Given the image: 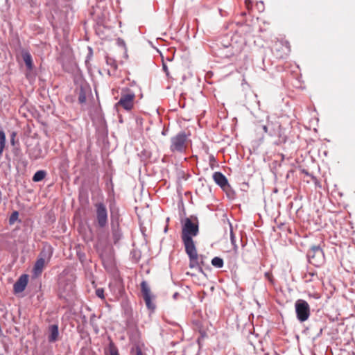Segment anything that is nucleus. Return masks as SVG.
<instances>
[{
  "label": "nucleus",
  "instance_id": "bb28decb",
  "mask_svg": "<svg viewBox=\"0 0 355 355\" xmlns=\"http://www.w3.org/2000/svg\"><path fill=\"white\" fill-rule=\"evenodd\" d=\"M245 5L247 9L250 10V9H251V7H252V1H245Z\"/></svg>",
  "mask_w": 355,
  "mask_h": 355
},
{
  "label": "nucleus",
  "instance_id": "a211bd4d",
  "mask_svg": "<svg viewBox=\"0 0 355 355\" xmlns=\"http://www.w3.org/2000/svg\"><path fill=\"white\" fill-rule=\"evenodd\" d=\"M211 264L215 268H220L223 266L224 264L223 259L220 257H216L212 259Z\"/></svg>",
  "mask_w": 355,
  "mask_h": 355
},
{
  "label": "nucleus",
  "instance_id": "a878e982",
  "mask_svg": "<svg viewBox=\"0 0 355 355\" xmlns=\"http://www.w3.org/2000/svg\"><path fill=\"white\" fill-rule=\"evenodd\" d=\"M282 45H284L282 42H276L275 48L277 51H280V50H282Z\"/></svg>",
  "mask_w": 355,
  "mask_h": 355
},
{
  "label": "nucleus",
  "instance_id": "9d476101",
  "mask_svg": "<svg viewBox=\"0 0 355 355\" xmlns=\"http://www.w3.org/2000/svg\"><path fill=\"white\" fill-rule=\"evenodd\" d=\"M141 291L147 308L154 311L155 304L153 302V296L151 295L150 289L145 281L141 283Z\"/></svg>",
  "mask_w": 355,
  "mask_h": 355
},
{
  "label": "nucleus",
  "instance_id": "423d86ee",
  "mask_svg": "<svg viewBox=\"0 0 355 355\" xmlns=\"http://www.w3.org/2000/svg\"><path fill=\"white\" fill-rule=\"evenodd\" d=\"M188 146V138L185 132H180L170 139V150L173 153H184Z\"/></svg>",
  "mask_w": 355,
  "mask_h": 355
},
{
  "label": "nucleus",
  "instance_id": "7c9ffc66",
  "mask_svg": "<svg viewBox=\"0 0 355 355\" xmlns=\"http://www.w3.org/2000/svg\"><path fill=\"white\" fill-rule=\"evenodd\" d=\"M163 69L164 70V71L168 75V68H167V67H166V65L165 64H163Z\"/></svg>",
  "mask_w": 355,
  "mask_h": 355
},
{
  "label": "nucleus",
  "instance_id": "4468645a",
  "mask_svg": "<svg viewBox=\"0 0 355 355\" xmlns=\"http://www.w3.org/2000/svg\"><path fill=\"white\" fill-rule=\"evenodd\" d=\"M78 96V102L80 104H83L86 102L87 97V87L84 86H80L77 91Z\"/></svg>",
  "mask_w": 355,
  "mask_h": 355
},
{
  "label": "nucleus",
  "instance_id": "f3484780",
  "mask_svg": "<svg viewBox=\"0 0 355 355\" xmlns=\"http://www.w3.org/2000/svg\"><path fill=\"white\" fill-rule=\"evenodd\" d=\"M6 145V135L3 130H0V157L2 155Z\"/></svg>",
  "mask_w": 355,
  "mask_h": 355
},
{
  "label": "nucleus",
  "instance_id": "2eb2a0df",
  "mask_svg": "<svg viewBox=\"0 0 355 355\" xmlns=\"http://www.w3.org/2000/svg\"><path fill=\"white\" fill-rule=\"evenodd\" d=\"M22 58L27 68L31 70L33 67L31 55L28 52H24L22 54Z\"/></svg>",
  "mask_w": 355,
  "mask_h": 355
},
{
  "label": "nucleus",
  "instance_id": "c85d7f7f",
  "mask_svg": "<svg viewBox=\"0 0 355 355\" xmlns=\"http://www.w3.org/2000/svg\"><path fill=\"white\" fill-rule=\"evenodd\" d=\"M136 355H144L141 349L137 348L136 350Z\"/></svg>",
  "mask_w": 355,
  "mask_h": 355
},
{
  "label": "nucleus",
  "instance_id": "5701e85b",
  "mask_svg": "<svg viewBox=\"0 0 355 355\" xmlns=\"http://www.w3.org/2000/svg\"><path fill=\"white\" fill-rule=\"evenodd\" d=\"M18 218V212L17 211H14L10 218V223H13Z\"/></svg>",
  "mask_w": 355,
  "mask_h": 355
},
{
  "label": "nucleus",
  "instance_id": "20e7f679",
  "mask_svg": "<svg viewBox=\"0 0 355 355\" xmlns=\"http://www.w3.org/2000/svg\"><path fill=\"white\" fill-rule=\"evenodd\" d=\"M136 95L135 93L128 87H123L121 92L119 101L115 104L118 109L121 107L127 112H130L135 107Z\"/></svg>",
  "mask_w": 355,
  "mask_h": 355
},
{
  "label": "nucleus",
  "instance_id": "c756f323",
  "mask_svg": "<svg viewBox=\"0 0 355 355\" xmlns=\"http://www.w3.org/2000/svg\"><path fill=\"white\" fill-rule=\"evenodd\" d=\"M136 355H144L141 349L137 348L136 350Z\"/></svg>",
  "mask_w": 355,
  "mask_h": 355
},
{
  "label": "nucleus",
  "instance_id": "7ed1b4c3",
  "mask_svg": "<svg viewBox=\"0 0 355 355\" xmlns=\"http://www.w3.org/2000/svg\"><path fill=\"white\" fill-rule=\"evenodd\" d=\"M262 128L264 132L268 133L270 136L277 137L278 138L277 144L286 142V136L278 119H268L267 124L262 125Z\"/></svg>",
  "mask_w": 355,
  "mask_h": 355
},
{
  "label": "nucleus",
  "instance_id": "0eeeda50",
  "mask_svg": "<svg viewBox=\"0 0 355 355\" xmlns=\"http://www.w3.org/2000/svg\"><path fill=\"white\" fill-rule=\"evenodd\" d=\"M95 207V225L99 228H105L108 224V214L105 205L103 202H96Z\"/></svg>",
  "mask_w": 355,
  "mask_h": 355
},
{
  "label": "nucleus",
  "instance_id": "9b49d317",
  "mask_svg": "<svg viewBox=\"0 0 355 355\" xmlns=\"http://www.w3.org/2000/svg\"><path fill=\"white\" fill-rule=\"evenodd\" d=\"M28 282V275H22L19 277L17 281L15 283L13 286L14 292L15 293H21L24 291L27 286Z\"/></svg>",
  "mask_w": 355,
  "mask_h": 355
},
{
  "label": "nucleus",
  "instance_id": "412c9836",
  "mask_svg": "<svg viewBox=\"0 0 355 355\" xmlns=\"http://www.w3.org/2000/svg\"><path fill=\"white\" fill-rule=\"evenodd\" d=\"M282 53L279 55V56L280 58H283L289 51V49H288L289 48L286 44V45H282Z\"/></svg>",
  "mask_w": 355,
  "mask_h": 355
},
{
  "label": "nucleus",
  "instance_id": "39448f33",
  "mask_svg": "<svg viewBox=\"0 0 355 355\" xmlns=\"http://www.w3.org/2000/svg\"><path fill=\"white\" fill-rule=\"evenodd\" d=\"M53 255V249L50 245L45 246L42 248L40 254V257L37 259L33 272L35 277L40 275L47 261H49Z\"/></svg>",
  "mask_w": 355,
  "mask_h": 355
},
{
  "label": "nucleus",
  "instance_id": "1a4fd4ad",
  "mask_svg": "<svg viewBox=\"0 0 355 355\" xmlns=\"http://www.w3.org/2000/svg\"><path fill=\"white\" fill-rule=\"evenodd\" d=\"M295 306L297 319L300 322L307 320L310 315V306L308 302L304 300H298Z\"/></svg>",
  "mask_w": 355,
  "mask_h": 355
},
{
  "label": "nucleus",
  "instance_id": "393cba45",
  "mask_svg": "<svg viewBox=\"0 0 355 355\" xmlns=\"http://www.w3.org/2000/svg\"><path fill=\"white\" fill-rule=\"evenodd\" d=\"M265 277L270 282L273 283V277L270 272H266Z\"/></svg>",
  "mask_w": 355,
  "mask_h": 355
},
{
  "label": "nucleus",
  "instance_id": "f03ea898",
  "mask_svg": "<svg viewBox=\"0 0 355 355\" xmlns=\"http://www.w3.org/2000/svg\"><path fill=\"white\" fill-rule=\"evenodd\" d=\"M245 39L237 33L234 34L231 38L228 53L229 57L236 58L237 71L239 73L245 71L248 68L249 56L245 52Z\"/></svg>",
  "mask_w": 355,
  "mask_h": 355
},
{
  "label": "nucleus",
  "instance_id": "dca6fc26",
  "mask_svg": "<svg viewBox=\"0 0 355 355\" xmlns=\"http://www.w3.org/2000/svg\"><path fill=\"white\" fill-rule=\"evenodd\" d=\"M46 175V172L43 170H40L37 171L33 177V182H40L42 181Z\"/></svg>",
  "mask_w": 355,
  "mask_h": 355
},
{
  "label": "nucleus",
  "instance_id": "b1692460",
  "mask_svg": "<svg viewBox=\"0 0 355 355\" xmlns=\"http://www.w3.org/2000/svg\"><path fill=\"white\" fill-rule=\"evenodd\" d=\"M230 239H231V243L233 245H234L235 247H236V240H235V236H234V234L233 232V230L231 228L230 230Z\"/></svg>",
  "mask_w": 355,
  "mask_h": 355
},
{
  "label": "nucleus",
  "instance_id": "cd10ccee",
  "mask_svg": "<svg viewBox=\"0 0 355 355\" xmlns=\"http://www.w3.org/2000/svg\"><path fill=\"white\" fill-rule=\"evenodd\" d=\"M16 137V133L15 132H12V135H11V139H10V143L12 145H15V138Z\"/></svg>",
  "mask_w": 355,
  "mask_h": 355
},
{
  "label": "nucleus",
  "instance_id": "f8f14e48",
  "mask_svg": "<svg viewBox=\"0 0 355 355\" xmlns=\"http://www.w3.org/2000/svg\"><path fill=\"white\" fill-rule=\"evenodd\" d=\"M213 178L215 182L223 189L228 184L226 177L220 172H215Z\"/></svg>",
  "mask_w": 355,
  "mask_h": 355
},
{
  "label": "nucleus",
  "instance_id": "4be33fe9",
  "mask_svg": "<svg viewBox=\"0 0 355 355\" xmlns=\"http://www.w3.org/2000/svg\"><path fill=\"white\" fill-rule=\"evenodd\" d=\"M96 295L101 298V299H105V296H104V290L103 288H98L96 290Z\"/></svg>",
  "mask_w": 355,
  "mask_h": 355
},
{
  "label": "nucleus",
  "instance_id": "6ab92c4d",
  "mask_svg": "<svg viewBox=\"0 0 355 355\" xmlns=\"http://www.w3.org/2000/svg\"><path fill=\"white\" fill-rule=\"evenodd\" d=\"M304 279L306 282L313 281L315 279H318V275L313 271H309L304 275Z\"/></svg>",
  "mask_w": 355,
  "mask_h": 355
},
{
  "label": "nucleus",
  "instance_id": "f257e3e1",
  "mask_svg": "<svg viewBox=\"0 0 355 355\" xmlns=\"http://www.w3.org/2000/svg\"><path fill=\"white\" fill-rule=\"evenodd\" d=\"M199 232L198 221L196 218L193 220L187 218L182 225L181 239L183 242L185 252L189 258V266L195 268L198 266V254L193 237Z\"/></svg>",
  "mask_w": 355,
  "mask_h": 355
},
{
  "label": "nucleus",
  "instance_id": "ddd939ff",
  "mask_svg": "<svg viewBox=\"0 0 355 355\" xmlns=\"http://www.w3.org/2000/svg\"><path fill=\"white\" fill-rule=\"evenodd\" d=\"M50 335L49 336V342H55L57 340L58 337V325L53 324L49 327Z\"/></svg>",
  "mask_w": 355,
  "mask_h": 355
},
{
  "label": "nucleus",
  "instance_id": "aec40b11",
  "mask_svg": "<svg viewBox=\"0 0 355 355\" xmlns=\"http://www.w3.org/2000/svg\"><path fill=\"white\" fill-rule=\"evenodd\" d=\"M110 355H119L118 349L113 343H110Z\"/></svg>",
  "mask_w": 355,
  "mask_h": 355
},
{
  "label": "nucleus",
  "instance_id": "6e6552de",
  "mask_svg": "<svg viewBox=\"0 0 355 355\" xmlns=\"http://www.w3.org/2000/svg\"><path fill=\"white\" fill-rule=\"evenodd\" d=\"M309 262L315 266H320L324 262V253L320 245H313L307 253Z\"/></svg>",
  "mask_w": 355,
  "mask_h": 355
},
{
  "label": "nucleus",
  "instance_id": "2f4dec72",
  "mask_svg": "<svg viewBox=\"0 0 355 355\" xmlns=\"http://www.w3.org/2000/svg\"><path fill=\"white\" fill-rule=\"evenodd\" d=\"M31 158H33L34 159H37V158H38V157H37V156H34V157L31 156Z\"/></svg>",
  "mask_w": 355,
  "mask_h": 355
}]
</instances>
